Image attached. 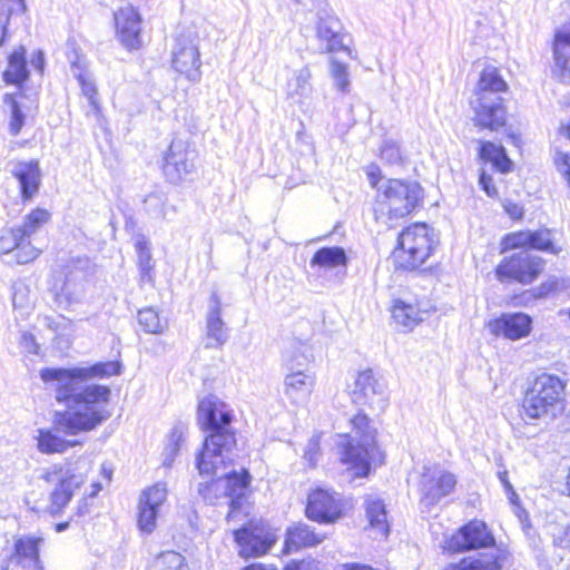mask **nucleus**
Masks as SVG:
<instances>
[{"mask_svg": "<svg viewBox=\"0 0 570 570\" xmlns=\"http://www.w3.org/2000/svg\"><path fill=\"white\" fill-rule=\"evenodd\" d=\"M347 265V256L345 250L340 246L322 247L313 255L309 266L318 269H333L336 267H345Z\"/></svg>", "mask_w": 570, "mask_h": 570, "instance_id": "7c9ffc66", "label": "nucleus"}, {"mask_svg": "<svg viewBox=\"0 0 570 570\" xmlns=\"http://www.w3.org/2000/svg\"><path fill=\"white\" fill-rule=\"evenodd\" d=\"M423 198V189L415 181L385 179L379 187L374 204L376 220L392 225L393 219L410 215Z\"/></svg>", "mask_w": 570, "mask_h": 570, "instance_id": "39448f33", "label": "nucleus"}, {"mask_svg": "<svg viewBox=\"0 0 570 570\" xmlns=\"http://www.w3.org/2000/svg\"><path fill=\"white\" fill-rule=\"evenodd\" d=\"M91 269L88 257H76L66 265L62 276L56 277L51 293L58 307H69L81 302L85 295V281Z\"/></svg>", "mask_w": 570, "mask_h": 570, "instance_id": "1a4fd4ad", "label": "nucleus"}, {"mask_svg": "<svg viewBox=\"0 0 570 570\" xmlns=\"http://www.w3.org/2000/svg\"><path fill=\"white\" fill-rule=\"evenodd\" d=\"M320 445H318V438L313 436L308 444L307 449L305 451V458L311 462L314 463L316 460V454L318 452Z\"/></svg>", "mask_w": 570, "mask_h": 570, "instance_id": "bf43d9fd", "label": "nucleus"}, {"mask_svg": "<svg viewBox=\"0 0 570 570\" xmlns=\"http://www.w3.org/2000/svg\"><path fill=\"white\" fill-rule=\"evenodd\" d=\"M37 446L41 453H62L69 446L73 445L72 442L66 441L50 430L39 429L37 436Z\"/></svg>", "mask_w": 570, "mask_h": 570, "instance_id": "e433bc0d", "label": "nucleus"}, {"mask_svg": "<svg viewBox=\"0 0 570 570\" xmlns=\"http://www.w3.org/2000/svg\"><path fill=\"white\" fill-rule=\"evenodd\" d=\"M392 317L396 324L405 327L413 328L422 322V313L412 304H406L401 299H395L392 306Z\"/></svg>", "mask_w": 570, "mask_h": 570, "instance_id": "c9c22d12", "label": "nucleus"}, {"mask_svg": "<svg viewBox=\"0 0 570 570\" xmlns=\"http://www.w3.org/2000/svg\"><path fill=\"white\" fill-rule=\"evenodd\" d=\"M21 345L29 353H33V354L38 353V345L36 343V340H35L33 335H31L29 333H23L22 334V336H21Z\"/></svg>", "mask_w": 570, "mask_h": 570, "instance_id": "052dcab7", "label": "nucleus"}, {"mask_svg": "<svg viewBox=\"0 0 570 570\" xmlns=\"http://www.w3.org/2000/svg\"><path fill=\"white\" fill-rule=\"evenodd\" d=\"M532 320L524 313H504L489 322L490 332L495 335L517 341L530 334Z\"/></svg>", "mask_w": 570, "mask_h": 570, "instance_id": "6ab92c4d", "label": "nucleus"}, {"mask_svg": "<svg viewBox=\"0 0 570 570\" xmlns=\"http://www.w3.org/2000/svg\"><path fill=\"white\" fill-rule=\"evenodd\" d=\"M311 78V70L306 66L294 70L293 77L287 81V96L297 101L309 97L313 90Z\"/></svg>", "mask_w": 570, "mask_h": 570, "instance_id": "473e14b6", "label": "nucleus"}, {"mask_svg": "<svg viewBox=\"0 0 570 570\" xmlns=\"http://www.w3.org/2000/svg\"><path fill=\"white\" fill-rule=\"evenodd\" d=\"M163 170L168 181L178 184L196 170V151L183 139H174L165 155Z\"/></svg>", "mask_w": 570, "mask_h": 570, "instance_id": "ddd939ff", "label": "nucleus"}, {"mask_svg": "<svg viewBox=\"0 0 570 570\" xmlns=\"http://www.w3.org/2000/svg\"><path fill=\"white\" fill-rule=\"evenodd\" d=\"M27 7L24 0H0V47L4 45L9 37L10 18L18 13H23Z\"/></svg>", "mask_w": 570, "mask_h": 570, "instance_id": "4c0bfd02", "label": "nucleus"}, {"mask_svg": "<svg viewBox=\"0 0 570 570\" xmlns=\"http://www.w3.org/2000/svg\"><path fill=\"white\" fill-rule=\"evenodd\" d=\"M365 514L370 528L381 538H386L390 532L386 507L383 500L370 494L364 500Z\"/></svg>", "mask_w": 570, "mask_h": 570, "instance_id": "cd10ccee", "label": "nucleus"}, {"mask_svg": "<svg viewBox=\"0 0 570 570\" xmlns=\"http://www.w3.org/2000/svg\"><path fill=\"white\" fill-rule=\"evenodd\" d=\"M235 540L239 546V554L244 558L265 554L274 543L269 533L261 535L254 530L242 528L235 531Z\"/></svg>", "mask_w": 570, "mask_h": 570, "instance_id": "393cba45", "label": "nucleus"}, {"mask_svg": "<svg viewBox=\"0 0 570 570\" xmlns=\"http://www.w3.org/2000/svg\"><path fill=\"white\" fill-rule=\"evenodd\" d=\"M313 360V353L311 347L307 344L298 343L297 347L294 351L293 357L291 360V368L299 370L301 367L306 366Z\"/></svg>", "mask_w": 570, "mask_h": 570, "instance_id": "3c124183", "label": "nucleus"}, {"mask_svg": "<svg viewBox=\"0 0 570 570\" xmlns=\"http://www.w3.org/2000/svg\"><path fill=\"white\" fill-rule=\"evenodd\" d=\"M184 431L180 426H175L169 435L168 443L164 452V465L170 466L179 451V443L183 440Z\"/></svg>", "mask_w": 570, "mask_h": 570, "instance_id": "de8ad7c7", "label": "nucleus"}, {"mask_svg": "<svg viewBox=\"0 0 570 570\" xmlns=\"http://www.w3.org/2000/svg\"><path fill=\"white\" fill-rule=\"evenodd\" d=\"M243 570H277V569L273 566H265L262 563H253L248 567H245Z\"/></svg>", "mask_w": 570, "mask_h": 570, "instance_id": "774afa93", "label": "nucleus"}, {"mask_svg": "<svg viewBox=\"0 0 570 570\" xmlns=\"http://www.w3.org/2000/svg\"><path fill=\"white\" fill-rule=\"evenodd\" d=\"M314 376L302 370L286 375L284 381L285 394L293 403H304L314 387Z\"/></svg>", "mask_w": 570, "mask_h": 570, "instance_id": "bb28decb", "label": "nucleus"}, {"mask_svg": "<svg viewBox=\"0 0 570 570\" xmlns=\"http://www.w3.org/2000/svg\"><path fill=\"white\" fill-rule=\"evenodd\" d=\"M13 295H12V304L14 307H26L28 305L27 297H26V291L27 288L24 286H14L13 287Z\"/></svg>", "mask_w": 570, "mask_h": 570, "instance_id": "13d9d810", "label": "nucleus"}, {"mask_svg": "<svg viewBox=\"0 0 570 570\" xmlns=\"http://www.w3.org/2000/svg\"><path fill=\"white\" fill-rule=\"evenodd\" d=\"M564 382L543 373L527 390L522 407L530 419L556 417L563 410Z\"/></svg>", "mask_w": 570, "mask_h": 570, "instance_id": "423d86ee", "label": "nucleus"}, {"mask_svg": "<svg viewBox=\"0 0 570 570\" xmlns=\"http://www.w3.org/2000/svg\"><path fill=\"white\" fill-rule=\"evenodd\" d=\"M530 248L558 254L561 248L556 246L551 238V230L548 228L531 232Z\"/></svg>", "mask_w": 570, "mask_h": 570, "instance_id": "ea45409f", "label": "nucleus"}, {"mask_svg": "<svg viewBox=\"0 0 570 570\" xmlns=\"http://www.w3.org/2000/svg\"><path fill=\"white\" fill-rule=\"evenodd\" d=\"M544 261L528 250H521L504 259L497 268L500 281L513 279L522 284L532 283L542 272Z\"/></svg>", "mask_w": 570, "mask_h": 570, "instance_id": "f8f14e48", "label": "nucleus"}, {"mask_svg": "<svg viewBox=\"0 0 570 570\" xmlns=\"http://www.w3.org/2000/svg\"><path fill=\"white\" fill-rule=\"evenodd\" d=\"M553 55L560 77L570 75V23L563 24L556 31Z\"/></svg>", "mask_w": 570, "mask_h": 570, "instance_id": "c85d7f7f", "label": "nucleus"}, {"mask_svg": "<svg viewBox=\"0 0 570 570\" xmlns=\"http://www.w3.org/2000/svg\"><path fill=\"white\" fill-rule=\"evenodd\" d=\"M499 556L483 557L480 559L464 558L458 563H450L443 570H501Z\"/></svg>", "mask_w": 570, "mask_h": 570, "instance_id": "58836bf2", "label": "nucleus"}, {"mask_svg": "<svg viewBox=\"0 0 570 570\" xmlns=\"http://www.w3.org/2000/svg\"><path fill=\"white\" fill-rule=\"evenodd\" d=\"M562 163L560 164L561 170L563 171L568 184L570 186V157L567 155L561 156Z\"/></svg>", "mask_w": 570, "mask_h": 570, "instance_id": "69168bd1", "label": "nucleus"}, {"mask_svg": "<svg viewBox=\"0 0 570 570\" xmlns=\"http://www.w3.org/2000/svg\"><path fill=\"white\" fill-rule=\"evenodd\" d=\"M138 323L146 333L159 334L163 325L158 313L154 308H144L138 312Z\"/></svg>", "mask_w": 570, "mask_h": 570, "instance_id": "37998d69", "label": "nucleus"}, {"mask_svg": "<svg viewBox=\"0 0 570 570\" xmlns=\"http://www.w3.org/2000/svg\"><path fill=\"white\" fill-rule=\"evenodd\" d=\"M479 184L482 189L487 193L488 196L494 197L498 194L495 186L493 185V179L490 175H488L484 170L481 171L479 177Z\"/></svg>", "mask_w": 570, "mask_h": 570, "instance_id": "4d7b16f0", "label": "nucleus"}, {"mask_svg": "<svg viewBox=\"0 0 570 570\" xmlns=\"http://www.w3.org/2000/svg\"><path fill=\"white\" fill-rule=\"evenodd\" d=\"M285 570H320L318 562L313 559L291 561Z\"/></svg>", "mask_w": 570, "mask_h": 570, "instance_id": "6e6d98bb", "label": "nucleus"}, {"mask_svg": "<svg viewBox=\"0 0 570 570\" xmlns=\"http://www.w3.org/2000/svg\"><path fill=\"white\" fill-rule=\"evenodd\" d=\"M197 420L202 430L210 431L197 455V469L199 474L216 473L218 462L224 463L236 444L230 430L232 413L224 402L210 395L199 402Z\"/></svg>", "mask_w": 570, "mask_h": 570, "instance_id": "f03ea898", "label": "nucleus"}, {"mask_svg": "<svg viewBox=\"0 0 570 570\" xmlns=\"http://www.w3.org/2000/svg\"><path fill=\"white\" fill-rule=\"evenodd\" d=\"M117 33L125 47L137 49L141 45V19L130 4L119 8L115 12Z\"/></svg>", "mask_w": 570, "mask_h": 570, "instance_id": "a211bd4d", "label": "nucleus"}, {"mask_svg": "<svg viewBox=\"0 0 570 570\" xmlns=\"http://www.w3.org/2000/svg\"><path fill=\"white\" fill-rule=\"evenodd\" d=\"M50 214L46 209L37 208L26 216L21 226L16 227L23 242L32 244V238L49 222Z\"/></svg>", "mask_w": 570, "mask_h": 570, "instance_id": "f704fd0d", "label": "nucleus"}, {"mask_svg": "<svg viewBox=\"0 0 570 570\" xmlns=\"http://www.w3.org/2000/svg\"><path fill=\"white\" fill-rule=\"evenodd\" d=\"M504 207L507 213L513 218H520L523 214L522 208L518 204L509 203Z\"/></svg>", "mask_w": 570, "mask_h": 570, "instance_id": "0e129e2a", "label": "nucleus"}, {"mask_svg": "<svg viewBox=\"0 0 570 570\" xmlns=\"http://www.w3.org/2000/svg\"><path fill=\"white\" fill-rule=\"evenodd\" d=\"M167 499V488L164 483H156L144 490L138 504V527L146 534H150L157 524L159 509Z\"/></svg>", "mask_w": 570, "mask_h": 570, "instance_id": "2eb2a0df", "label": "nucleus"}, {"mask_svg": "<svg viewBox=\"0 0 570 570\" xmlns=\"http://www.w3.org/2000/svg\"><path fill=\"white\" fill-rule=\"evenodd\" d=\"M82 90V94L88 98L89 102L92 106H96V96H97V89L95 81L91 77V73L88 70H85L82 72L77 71V75L73 76Z\"/></svg>", "mask_w": 570, "mask_h": 570, "instance_id": "8fccbe9b", "label": "nucleus"}, {"mask_svg": "<svg viewBox=\"0 0 570 570\" xmlns=\"http://www.w3.org/2000/svg\"><path fill=\"white\" fill-rule=\"evenodd\" d=\"M317 37L325 43L327 52L345 51L351 55V49L344 43V35L340 20L331 11L317 13Z\"/></svg>", "mask_w": 570, "mask_h": 570, "instance_id": "aec40b11", "label": "nucleus"}, {"mask_svg": "<svg viewBox=\"0 0 570 570\" xmlns=\"http://www.w3.org/2000/svg\"><path fill=\"white\" fill-rule=\"evenodd\" d=\"M498 479L500 480L502 487L504 488V491H512L513 489V485L511 484V482L509 481V478H508V471L507 470H500L498 471Z\"/></svg>", "mask_w": 570, "mask_h": 570, "instance_id": "e2e57ef3", "label": "nucleus"}, {"mask_svg": "<svg viewBox=\"0 0 570 570\" xmlns=\"http://www.w3.org/2000/svg\"><path fill=\"white\" fill-rule=\"evenodd\" d=\"M31 65L39 70L40 72L43 70L45 66V58L43 53L41 51H38L33 58L31 59Z\"/></svg>", "mask_w": 570, "mask_h": 570, "instance_id": "338daca9", "label": "nucleus"}, {"mask_svg": "<svg viewBox=\"0 0 570 570\" xmlns=\"http://www.w3.org/2000/svg\"><path fill=\"white\" fill-rule=\"evenodd\" d=\"M380 169L376 166H371L367 170V177L370 180V184L377 189V187L384 181L380 177Z\"/></svg>", "mask_w": 570, "mask_h": 570, "instance_id": "680f3d73", "label": "nucleus"}, {"mask_svg": "<svg viewBox=\"0 0 570 570\" xmlns=\"http://www.w3.org/2000/svg\"><path fill=\"white\" fill-rule=\"evenodd\" d=\"M456 476L442 469L424 468L420 481L422 502L434 505L442 498L449 495L456 485Z\"/></svg>", "mask_w": 570, "mask_h": 570, "instance_id": "4468645a", "label": "nucleus"}, {"mask_svg": "<svg viewBox=\"0 0 570 570\" xmlns=\"http://www.w3.org/2000/svg\"><path fill=\"white\" fill-rule=\"evenodd\" d=\"M385 385L375 379L372 370L360 372L355 380V401L370 406H383Z\"/></svg>", "mask_w": 570, "mask_h": 570, "instance_id": "5701e85b", "label": "nucleus"}, {"mask_svg": "<svg viewBox=\"0 0 570 570\" xmlns=\"http://www.w3.org/2000/svg\"><path fill=\"white\" fill-rule=\"evenodd\" d=\"M11 171L19 181L22 198L30 199L40 186L39 163L37 160L19 161Z\"/></svg>", "mask_w": 570, "mask_h": 570, "instance_id": "a878e982", "label": "nucleus"}, {"mask_svg": "<svg viewBox=\"0 0 570 570\" xmlns=\"http://www.w3.org/2000/svg\"><path fill=\"white\" fill-rule=\"evenodd\" d=\"M229 453L224 463L218 462V469L216 473H209L212 479L210 482L199 483L198 493L204 500L212 502L217 497V492L224 490V495L228 498L229 505L233 510L240 507V500L244 497L249 485V473L246 470L242 472L230 471L225 474H219L222 469L226 468L227 462H232Z\"/></svg>", "mask_w": 570, "mask_h": 570, "instance_id": "9d476101", "label": "nucleus"}, {"mask_svg": "<svg viewBox=\"0 0 570 570\" xmlns=\"http://www.w3.org/2000/svg\"><path fill=\"white\" fill-rule=\"evenodd\" d=\"M553 543L557 547L570 550V521L553 533Z\"/></svg>", "mask_w": 570, "mask_h": 570, "instance_id": "5fc2aeb1", "label": "nucleus"}, {"mask_svg": "<svg viewBox=\"0 0 570 570\" xmlns=\"http://www.w3.org/2000/svg\"><path fill=\"white\" fill-rule=\"evenodd\" d=\"M3 102L8 105L11 109V120L9 125L10 132L13 136H17L24 125V115L21 111L13 95L6 94L3 97Z\"/></svg>", "mask_w": 570, "mask_h": 570, "instance_id": "c03bdc74", "label": "nucleus"}, {"mask_svg": "<svg viewBox=\"0 0 570 570\" xmlns=\"http://www.w3.org/2000/svg\"><path fill=\"white\" fill-rule=\"evenodd\" d=\"M495 542L493 534L488 530L487 524L480 520H473L462 527L448 541L450 551L459 552L471 549H480L493 546Z\"/></svg>", "mask_w": 570, "mask_h": 570, "instance_id": "dca6fc26", "label": "nucleus"}, {"mask_svg": "<svg viewBox=\"0 0 570 570\" xmlns=\"http://www.w3.org/2000/svg\"><path fill=\"white\" fill-rule=\"evenodd\" d=\"M531 237V230H521L508 235L504 244L507 248H530Z\"/></svg>", "mask_w": 570, "mask_h": 570, "instance_id": "603ef678", "label": "nucleus"}, {"mask_svg": "<svg viewBox=\"0 0 570 570\" xmlns=\"http://www.w3.org/2000/svg\"><path fill=\"white\" fill-rule=\"evenodd\" d=\"M306 515L320 523H332L342 515V504L334 493L316 489L308 495Z\"/></svg>", "mask_w": 570, "mask_h": 570, "instance_id": "f3484780", "label": "nucleus"}, {"mask_svg": "<svg viewBox=\"0 0 570 570\" xmlns=\"http://www.w3.org/2000/svg\"><path fill=\"white\" fill-rule=\"evenodd\" d=\"M90 469L91 461L80 458L75 462H68L65 466H53L45 474L48 483H55L48 505L51 515H60L63 512L76 490L85 483Z\"/></svg>", "mask_w": 570, "mask_h": 570, "instance_id": "0eeeda50", "label": "nucleus"}, {"mask_svg": "<svg viewBox=\"0 0 570 570\" xmlns=\"http://www.w3.org/2000/svg\"><path fill=\"white\" fill-rule=\"evenodd\" d=\"M228 340V328L222 318V302L217 293H213L206 316V348H219Z\"/></svg>", "mask_w": 570, "mask_h": 570, "instance_id": "412c9836", "label": "nucleus"}, {"mask_svg": "<svg viewBox=\"0 0 570 570\" xmlns=\"http://www.w3.org/2000/svg\"><path fill=\"white\" fill-rule=\"evenodd\" d=\"M136 250L138 254V266L141 274V282H145L146 278H150L149 272L153 268L148 242L145 238L138 239L136 242Z\"/></svg>", "mask_w": 570, "mask_h": 570, "instance_id": "a18cd8bd", "label": "nucleus"}, {"mask_svg": "<svg viewBox=\"0 0 570 570\" xmlns=\"http://www.w3.org/2000/svg\"><path fill=\"white\" fill-rule=\"evenodd\" d=\"M41 538L21 537L14 542V552L11 561L24 570H41V560L39 557V544Z\"/></svg>", "mask_w": 570, "mask_h": 570, "instance_id": "b1692460", "label": "nucleus"}, {"mask_svg": "<svg viewBox=\"0 0 570 570\" xmlns=\"http://www.w3.org/2000/svg\"><path fill=\"white\" fill-rule=\"evenodd\" d=\"M381 157L389 164H397L401 160L400 146L395 141H385L381 149Z\"/></svg>", "mask_w": 570, "mask_h": 570, "instance_id": "864d4df0", "label": "nucleus"}, {"mask_svg": "<svg viewBox=\"0 0 570 570\" xmlns=\"http://www.w3.org/2000/svg\"><path fill=\"white\" fill-rule=\"evenodd\" d=\"M171 66L188 81H200L202 60L198 37L195 32L181 33L177 37L171 52Z\"/></svg>", "mask_w": 570, "mask_h": 570, "instance_id": "9b49d317", "label": "nucleus"}, {"mask_svg": "<svg viewBox=\"0 0 570 570\" xmlns=\"http://www.w3.org/2000/svg\"><path fill=\"white\" fill-rule=\"evenodd\" d=\"M323 538V535L315 533L308 525L297 524L287 530L285 543L288 549H299L304 547H314L321 543Z\"/></svg>", "mask_w": 570, "mask_h": 570, "instance_id": "72a5a7b5", "label": "nucleus"}, {"mask_svg": "<svg viewBox=\"0 0 570 570\" xmlns=\"http://www.w3.org/2000/svg\"><path fill=\"white\" fill-rule=\"evenodd\" d=\"M120 373L118 362L96 363L89 367L43 368L40 377L55 386V397L66 410L55 414L57 430L68 435H77L96 429L110 416L107 404L111 391L99 384L85 385L91 377H104Z\"/></svg>", "mask_w": 570, "mask_h": 570, "instance_id": "f257e3e1", "label": "nucleus"}, {"mask_svg": "<svg viewBox=\"0 0 570 570\" xmlns=\"http://www.w3.org/2000/svg\"><path fill=\"white\" fill-rule=\"evenodd\" d=\"M41 253L36 245L26 244L17 228H11L0 237V254L12 255L18 264H28L35 261Z\"/></svg>", "mask_w": 570, "mask_h": 570, "instance_id": "4be33fe9", "label": "nucleus"}, {"mask_svg": "<svg viewBox=\"0 0 570 570\" xmlns=\"http://www.w3.org/2000/svg\"><path fill=\"white\" fill-rule=\"evenodd\" d=\"M350 423L352 431L340 436L342 461L354 470L356 476H366L372 464L383 463V453L376 444V430L363 413L354 415Z\"/></svg>", "mask_w": 570, "mask_h": 570, "instance_id": "7ed1b4c3", "label": "nucleus"}, {"mask_svg": "<svg viewBox=\"0 0 570 570\" xmlns=\"http://www.w3.org/2000/svg\"><path fill=\"white\" fill-rule=\"evenodd\" d=\"M508 88L494 67H487L480 75L474 98L470 105L473 110L474 126L497 131L507 122V108L501 92Z\"/></svg>", "mask_w": 570, "mask_h": 570, "instance_id": "20e7f679", "label": "nucleus"}, {"mask_svg": "<svg viewBox=\"0 0 570 570\" xmlns=\"http://www.w3.org/2000/svg\"><path fill=\"white\" fill-rule=\"evenodd\" d=\"M29 77L26 60V48L20 46L8 58V69L3 71L2 78L8 85H22Z\"/></svg>", "mask_w": 570, "mask_h": 570, "instance_id": "c756f323", "label": "nucleus"}, {"mask_svg": "<svg viewBox=\"0 0 570 570\" xmlns=\"http://www.w3.org/2000/svg\"><path fill=\"white\" fill-rule=\"evenodd\" d=\"M479 157L489 161L500 173H509L512 168V161L508 157L503 146L497 145L492 141H480Z\"/></svg>", "mask_w": 570, "mask_h": 570, "instance_id": "2f4dec72", "label": "nucleus"}, {"mask_svg": "<svg viewBox=\"0 0 570 570\" xmlns=\"http://www.w3.org/2000/svg\"><path fill=\"white\" fill-rule=\"evenodd\" d=\"M167 197L160 193L149 194L144 200V208L154 218L166 217Z\"/></svg>", "mask_w": 570, "mask_h": 570, "instance_id": "79ce46f5", "label": "nucleus"}, {"mask_svg": "<svg viewBox=\"0 0 570 570\" xmlns=\"http://www.w3.org/2000/svg\"><path fill=\"white\" fill-rule=\"evenodd\" d=\"M331 73L337 89L343 92L347 91L350 87L347 67L344 63L337 61L336 59H332Z\"/></svg>", "mask_w": 570, "mask_h": 570, "instance_id": "09e8293b", "label": "nucleus"}, {"mask_svg": "<svg viewBox=\"0 0 570 570\" xmlns=\"http://www.w3.org/2000/svg\"><path fill=\"white\" fill-rule=\"evenodd\" d=\"M66 50V55L70 63V71L72 76L77 75V71L82 72L85 70H88L86 58L81 53L79 48H77L76 42L73 40L67 41Z\"/></svg>", "mask_w": 570, "mask_h": 570, "instance_id": "49530a36", "label": "nucleus"}, {"mask_svg": "<svg viewBox=\"0 0 570 570\" xmlns=\"http://www.w3.org/2000/svg\"><path fill=\"white\" fill-rule=\"evenodd\" d=\"M153 568L155 570H186L183 556L175 551L160 553L155 560Z\"/></svg>", "mask_w": 570, "mask_h": 570, "instance_id": "a19ab883", "label": "nucleus"}, {"mask_svg": "<svg viewBox=\"0 0 570 570\" xmlns=\"http://www.w3.org/2000/svg\"><path fill=\"white\" fill-rule=\"evenodd\" d=\"M433 242L426 224H414L399 236L394 258L399 268L414 271L431 255Z\"/></svg>", "mask_w": 570, "mask_h": 570, "instance_id": "6e6552de", "label": "nucleus"}]
</instances>
